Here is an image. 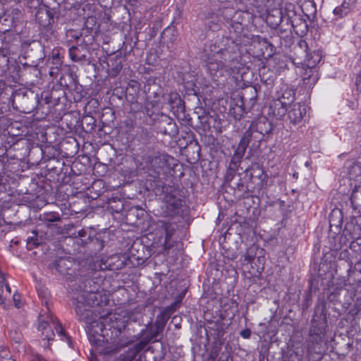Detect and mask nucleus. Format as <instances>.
<instances>
[{"label":"nucleus","instance_id":"nucleus-32","mask_svg":"<svg viewBox=\"0 0 361 361\" xmlns=\"http://www.w3.org/2000/svg\"><path fill=\"white\" fill-rule=\"evenodd\" d=\"M252 140L259 142L262 141V137H259L257 134H255L253 128L250 126V128L244 133L240 142H243L244 144L248 146Z\"/></svg>","mask_w":361,"mask_h":361},{"label":"nucleus","instance_id":"nucleus-42","mask_svg":"<svg viewBox=\"0 0 361 361\" xmlns=\"http://www.w3.org/2000/svg\"><path fill=\"white\" fill-rule=\"evenodd\" d=\"M313 68H307V69L305 70V73H304V75H303L304 82H305L307 84L310 83L312 80V83L315 82V81L317 80V77L312 78V77L313 75V73H314Z\"/></svg>","mask_w":361,"mask_h":361},{"label":"nucleus","instance_id":"nucleus-51","mask_svg":"<svg viewBox=\"0 0 361 361\" xmlns=\"http://www.w3.org/2000/svg\"><path fill=\"white\" fill-rule=\"evenodd\" d=\"M13 302L17 308H20L23 305V302L20 300V295L18 293H15L13 296Z\"/></svg>","mask_w":361,"mask_h":361},{"label":"nucleus","instance_id":"nucleus-62","mask_svg":"<svg viewBox=\"0 0 361 361\" xmlns=\"http://www.w3.org/2000/svg\"><path fill=\"white\" fill-rule=\"evenodd\" d=\"M143 112H144L145 114H146L147 116H149V117H151V118H152V116H153V115H152V114L151 113L150 109H149V107H147V106H146V107L145 108V109H144Z\"/></svg>","mask_w":361,"mask_h":361},{"label":"nucleus","instance_id":"nucleus-11","mask_svg":"<svg viewBox=\"0 0 361 361\" xmlns=\"http://www.w3.org/2000/svg\"><path fill=\"white\" fill-rule=\"evenodd\" d=\"M287 114L290 122L295 125L298 124L306 114L305 106L301 105L300 103L294 104L290 106Z\"/></svg>","mask_w":361,"mask_h":361},{"label":"nucleus","instance_id":"nucleus-24","mask_svg":"<svg viewBox=\"0 0 361 361\" xmlns=\"http://www.w3.org/2000/svg\"><path fill=\"white\" fill-rule=\"evenodd\" d=\"M350 202L355 210L361 214V184H355L350 196Z\"/></svg>","mask_w":361,"mask_h":361},{"label":"nucleus","instance_id":"nucleus-5","mask_svg":"<svg viewBox=\"0 0 361 361\" xmlns=\"http://www.w3.org/2000/svg\"><path fill=\"white\" fill-rule=\"evenodd\" d=\"M164 192V212L166 215L173 216L182 214L185 206L183 191L176 188L167 187Z\"/></svg>","mask_w":361,"mask_h":361},{"label":"nucleus","instance_id":"nucleus-30","mask_svg":"<svg viewBox=\"0 0 361 361\" xmlns=\"http://www.w3.org/2000/svg\"><path fill=\"white\" fill-rule=\"evenodd\" d=\"M171 105V109L176 108L177 111L183 112L185 111V104L178 94H171L168 100Z\"/></svg>","mask_w":361,"mask_h":361},{"label":"nucleus","instance_id":"nucleus-52","mask_svg":"<svg viewBox=\"0 0 361 361\" xmlns=\"http://www.w3.org/2000/svg\"><path fill=\"white\" fill-rule=\"evenodd\" d=\"M302 357V355H300L295 352H293L290 354L288 361H301Z\"/></svg>","mask_w":361,"mask_h":361},{"label":"nucleus","instance_id":"nucleus-28","mask_svg":"<svg viewBox=\"0 0 361 361\" xmlns=\"http://www.w3.org/2000/svg\"><path fill=\"white\" fill-rule=\"evenodd\" d=\"M283 19L281 16V13L279 10L273 11L272 13H269L267 17V23L272 28H276L277 26L280 25L281 23H283Z\"/></svg>","mask_w":361,"mask_h":361},{"label":"nucleus","instance_id":"nucleus-10","mask_svg":"<svg viewBox=\"0 0 361 361\" xmlns=\"http://www.w3.org/2000/svg\"><path fill=\"white\" fill-rule=\"evenodd\" d=\"M251 126L255 134L262 137V140L264 136L269 135L273 130L272 123L265 117L259 118L255 124L252 123Z\"/></svg>","mask_w":361,"mask_h":361},{"label":"nucleus","instance_id":"nucleus-47","mask_svg":"<svg viewBox=\"0 0 361 361\" xmlns=\"http://www.w3.org/2000/svg\"><path fill=\"white\" fill-rule=\"evenodd\" d=\"M0 357L3 359V361H8V360H13L11 357L9 350L6 348H0Z\"/></svg>","mask_w":361,"mask_h":361},{"label":"nucleus","instance_id":"nucleus-33","mask_svg":"<svg viewBox=\"0 0 361 361\" xmlns=\"http://www.w3.org/2000/svg\"><path fill=\"white\" fill-rule=\"evenodd\" d=\"M161 37L164 41L167 43L174 44L178 39V35L176 30L173 28L168 27L162 32Z\"/></svg>","mask_w":361,"mask_h":361},{"label":"nucleus","instance_id":"nucleus-60","mask_svg":"<svg viewBox=\"0 0 361 361\" xmlns=\"http://www.w3.org/2000/svg\"><path fill=\"white\" fill-rule=\"evenodd\" d=\"M357 247H359V245L357 244V243L355 240L351 242V243L350 245V248L351 250L356 251L357 250L356 249Z\"/></svg>","mask_w":361,"mask_h":361},{"label":"nucleus","instance_id":"nucleus-64","mask_svg":"<svg viewBox=\"0 0 361 361\" xmlns=\"http://www.w3.org/2000/svg\"><path fill=\"white\" fill-rule=\"evenodd\" d=\"M361 82V72L360 73L359 75L357 76L356 79V84Z\"/></svg>","mask_w":361,"mask_h":361},{"label":"nucleus","instance_id":"nucleus-49","mask_svg":"<svg viewBox=\"0 0 361 361\" xmlns=\"http://www.w3.org/2000/svg\"><path fill=\"white\" fill-rule=\"evenodd\" d=\"M51 326L49 323L48 321L45 320L42 316H39V324H38V330L40 331H43L46 330L47 328L51 327Z\"/></svg>","mask_w":361,"mask_h":361},{"label":"nucleus","instance_id":"nucleus-40","mask_svg":"<svg viewBox=\"0 0 361 361\" xmlns=\"http://www.w3.org/2000/svg\"><path fill=\"white\" fill-rule=\"evenodd\" d=\"M237 170V169L228 166L224 178L226 184L231 185V183H232Z\"/></svg>","mask_w":361,"mask_h":361},{"label":"nucleus","instance_id":"nucleus-53","mask_svg":"<svg viewBox=\"0 0 361 361\" xmlns=\"http://www.w3.org/2000/svg\"><path fill=\"white\" fill-rule=\"evenodd\" d=\"M185 87L188 89V92L189 94H197V91L195 89V87H196V85L195 84L192 82H188L185 83Z\"/></svg>","mask_w":361,"mask_h":361},{"label":"nucleus","instance_id":"nucleus-14","mask_svg":"<svg viewBox=\"0 0 361 361\" xmlns=\"http://www.w3.org/2000/svg\"><path fill=\"white\" fill-rule=\"evenodd\" d=\"M146 347V342H137L120 355L121 361H135L137 355Z\"/></svg>","mask_w":361,"mask_h":361},{"label":"nucleus","instance_id":"nucleus-57","mask_svg":"<svg viewBox=\"0 0 361 361\" xmlns=\"http://www.w3.org/2000/svg\"><path fill=\"white\" fill-rule=\"evenodd\" d=\"M132 87L133 89H134L135 87L136 88L135 90H138L139 88V84L137 82L135 81V80H131L129 83H128V87H127L126 89V92H128L129 90V88L130 87Z\"/></svg>","mask_w":361,"mask_h":361},{"label":"nucleus","instance_id":"nucleus-15","mask_svg":"<svg viewBox=\"0 0 361 361\" xmlns=\"http://www.w3.org/2000/svg\"><path fill=\"white\" fill-rule=\"evenodd\" d=\"M308 50L309 47L307 42L304 39L298 40L297 44L293 46L291 50L294 60L301 61L300 63H302L305 56H307Z\"/></svg>","mask_w":361,"mask_h":361},{"label":"nucleus","instance_id":"nucleus-23","mask_svg":"<svg viewBox=\"0 0 361 361\" xmlns=\"http://www.w3.org/2000/svg\"><path fill=\"white\" fill-rule=\"evenodd\" d=\"M163 228L165 231L166 236L164 241V247L166 250L170 249L173 246L171 238L176 231L177 225L173 223H164Z\"/></svg>","mask_w":361,"mask_h":361},{"label":"nucleus","instance_id":"nucleus-36","mask_svg":"<svg viewBox=\"0 0 361 361\" xmlns=\"http://www.w3.org/2000/svg\"><path fill=\"white\" fill-rule=\"evenodd\" d=\"M40 220L44 222L54 223L61 220V216L57 212H46L40 215Z\"/></svg>","mask_w":361,"mask_h":361},{"label":"nucleus","instance_id":"nucleus-7","mask_svg":"<svg viewBox=\"0 0 361 361\" xmlns=\"http://www.w3.org/2000/svg\"><path fill=\"white\" fill-rule=\"evenodd\" d=\"M57 14L55 8H50L44 5L38 8L35 13L36 21L40 26L47 28L49 27L54 22V18Z\"/></svg>","mask_w":361,"mask_h":361},{"label":"nucleus","instance_id":"nucleus-39","mask_svg":"<svg viewBox=\"0 0 361 361\" xmlns=\"http://www.w3.org/2000/svg\"><path fill=\"white\" fill-rule=\"evenodd\" d=\"M9 336L13 342L18 345H20L23 342V337L21 332L18 329L11 330Z\"/></svg>","mask_w":361,"mask_h":361},{"label":"nucleus","instance_id":"nucleus-29","mask_svg":"<svg viewBox=\"0 0 361 361\" xmlns=\"http://www.w3.org/2000/svg\"><path fill=\"white\" fill-rule=\"evenodd\" d=\"M278 30V34L281 38L291 39L292 35V26L290 23L286 21V23H281L280 25L276 28Z\"/></svg>","mask_w":361,"mask_h":361},{"label":"nucleus","instance_id":"nucleus-16","mask_svg":"<svg viewBox=\"0 0 361 361\" xmlns=\"http://www.w3.org/2000/svg\"><path fill=\"white\" fill-rule=\"evenodd\" d=\"M118 257L117 256H111L106 259H102L100 262H96L94 263V268L99 270H114L119 269L123 267V262H121L118 264H115L114 261Z\"/></svg>","mask_w":361,"mask_h":361},{"label":"nucleus","instance_id":"nucleus-25","mask_svg":"<svg viewBox=\"0 0 361 361\" xmlns=\"http://www.w3.org/2000/svg\"><path fill=\"white\" fill-rule=\"evenodd\" d=\"M257 98V89L255 86L247 87L242 93V100L243 102H249L250 106H253Z\"/></svg>","mask_w":361,"mask_h":361},{"label":"nucleus","instance_id":"nucleus-38","mask_svg":"<svg viewBox=\"0 0 361 361\" xmlns=\"http://www.w3.org/2000/svg\"><path fill=\"white\" fill-rule=\"evenodd\" d=\"M80 49L77 47H71L69 49V55L72 61L79 62L85 60V56L80 54Z\"/></svg>","mask_w":361,"mask_h":361},{"label":"nucleus","instance_id":"nucleus-56","mask_svg":"<svg viewBox=\"0 0 361 361\" xmlns=\"http://www.w3.org/2000/svg\"><path fill=\"white\" fill-rule=\"evenodd\" d=\"M240 336L244 338H249L251 336V331L249 329H245L240 331Z\"/></svg>","mask_w":361,"mask_h":361},{"label":"nucleus","instance_id":"nucleus-3","mask_svg":"<svg viewBox=\"0 0 361 361\" xmlns=\"http://www.w3.org/2000/svg\"><path fill=\"white\" fill-rule=\"evenodd\" d=\"M327 328L326 307L323 301L318 302L310 322L309 329V348L314 349V345L321 344L326 335Z\"/></svg>","mask_w":361,"mask_h":361},{"label":"nucleus","instance_id":"nucleus-17","mask_svg":"<svg viewBox=\"0 0 361 361\" xmlns=\"http://www.w3.org/2000/svg\"><path fill=\"white\" fill-rule=\"evenodd\" d=\"M348 174L350 180L361 183V163L355 161H348L345 164Z\"/></svg>","mask_w":361,"mask_h":361},{"label":"nucleus","instance_id":"nucleus-19","mask_svg":"<svg viewBox=\"0 0 361 361\" xmlns=\"http://www.w3.org/2000/svg\"><path fill=\"white\" fill-rule=\"evenodd\" d=\"M245 173L246 175L249 176V179L258 178L262 182L264 181L267 176L263 168L257 163L252 164L245 170Z\"/></svg>","mask_w":361,"mask_h":361},{"label":"nucleus","instance_id":"nucleus-59","mask_svg":"<svg viewBox=\"0 0 361 361\" xmlns=\"http://www.w3.org/2000/svg\"><path fill=\"white\" fill-rule=\"evenodd\" d=\"M122 68H123V66H122L121 63L120 62L115 66V68H113V70L117 74L121 71Z\"/></svg>","mask_w":361,"mask_h":361},{"label":"nucleus","instance_id":"nucleus-43","mask_svg":"<svg viewBox=\"0 0 361 361\" xmlns=\"http://www.w3.org/2000/svg\"><path fill=\"white\" fill-rule=\"evenodd\" d=\"M229 186L239 192H245L247 190V187L245 185L241 179H239L238 182L234 183L233 185L231 183V185Z\"/></svg>","mask_w":361,"mask_h":361},{"label":"nucleus","instance_id":"nucleus-63","mask_svg":"<svg viewBox=\"0 0 361 361\" xmlns=\"http://www.w3.org/2000/svg\"><path fill=\"white\" fill-rule=\"evenodd\" d=\"M4 221H3L1 219H0V237L2 236L4 233V231L3 229H1V227L4 226Z\"/></svg>","mask_w":361,"mask_h":361},{"label":"nucleus","instance_id":"nucleus-48","mask_svg":"<svg viewBox=\"0 0 361 361\" xmlns=\"http://www.w3.org/2000/svg\"><path fill=\"white\" fill-rule=\"evenodd\" d=\"M312 301V295L307 293L305 297L304 301L302 304V309L303 311L307 310L311 305Z\"/></svg>","mask_w":361,"mask_h":361},{"label":"nucleus","instance_id":"nucleus-9","mask_svg":"<svg viewBox=\"0 0 361 361\" xmlns=\"http://www.w3.org/2000/svg\"><path fill=\"white\" fill-rule=\"evenodd\" d=\"M87 234V231L84 229L78 231L80 238L78 240V244L83 246L87 245L89 248L94 247L96 251H100L104 247V241L96 237L92 238L90 235L85 238Z\"/></svg>","mask_w":361,"mask_h":361},{"label":"nucleus","instance_id":"nucleus-1","mask_svg":"<svg viewBox=\"0 0 361 361\" xmlns=\"http://www.w3.org/2000/svg\"><path fill=\"white\" fill-rule=\"evenodd\" d=\"M229 35L223 37L221 44H205L200 59L207 72L214 80L235 73L240 68V44L238 38L244 30V22H227Z\"/></svg>","mask_w":361,"mask_h":361},{"label":"nucleus","instance_id":"nucleus-50","mask_svg":"<svg viewBox=\"0 0 361 361\" xmlns=\"http://www.w3.org/2000/svg\"><path fill=\"white\" fill-rule=\"evenodd\" d=\"M242 159H243L242 157H240L236 154H233V156L230 161L229 166H231L233 168L238 169L241 163Z\"/></svg>","mask_w":361,"mask_h":361},{"label":"nucleus","instance_id":"nucleus-44","mask_svg":"<svg viewBox=\"0 0 361 361\" xmlns=\"http://www.w3.org/2000/svg\"><path fill=\"white\" fill-rule=\"evenodd\" d=\"M37 233L36 231H32V235L27 237V247L28 250L34 249V242H35V238H37Z\"/></svg>","mask_w":361,"mask_h":361},{"label":"nucleus","instance_id":"nucleus-41","mask_svg":"<svg viewBox=\"0 0 361 361\" xmlns=\"http://www.w3.org/2000/svg\"><path fill=\"white\" fill-rule=\"evenodd\" d=\"M256 247L252 246L249 247L244 255V261L247 263H251L254 261L256 255Z\"/></svg>","mask_w":361,"mask_h":361},{"label":"nucleus","instance_id":"nucleus-31","mask_svg":"<svg viewBox=\"0 0 361 361\" xmlns=\"http://www.w3.org/2000/svg\"><path fill=\"white\" fill-rule=\"evenodd\" d=\"M96 119L89 115L84 116L82 118L81 126L85 132L87 133H91L95 128Z\"/></svg>","mask_w":361,"mask_h":361},{"label":"nucleus","instance_id":"nucleus-22","mask_svg":"<svg viewBox=\"0 0 361 361\" xmlns=\"http://www.w3.org/2000/svg\"><path fill=\"white\" fill-rule=\"evenodd\" d=\"M322 59V53L320 50H315L312 52L307 51L303 62L307 68H315Z\"/></svg>","mask_w":361,"mask_h":361},{"label":"nucleus","instance_id":"nucleus-27","mask_svg":"<svg viewBox=\"0 0 361 361\" xmlns=\"http://www.w3.org/2000/svg\"><path fill=\"white\" fill-rule=\"evenodd\" d=\"M277 99H282V101H286L288 105L291 103L295 99V91L289 88L287 85H283L280 92H278Z\"/></svg>","mask_w":361,"mask_h":361},{"label":"nucleus","instance_id":"nucleus-12","mask_svg":"<svg viewBox=\"0 0 361 361\" xmlns=\"http://www.w3.org/2000/svg\"><path fill=\"white\" fill-rule=\"evenodd\" d=\"M158 128L161 133L171 136L177 133L176 123L170 117L163 114L161 115Z\"/></svg>","mask_w":361,"mask_h":361},{"label":"nucleus","instance_id":"nucleus-55","mask_svg":"<svg viewBox=\"0 0 361 361\" xmlns=\"http://www.w3.org/2000/svg\"><path fill=\"white\" fill-rule=\"evenodd\" d=\"M44 240L45 238L42 235H39V233H37V238H35V242H34V248L43 244L44 243Z\"/></svg>","mask_w":361,"mask_h":361},{"label":"nucleus","instance_id":"nucleus-6","mask_svg":"<svg viewBox=\"0 0 361 361\" xmlns=\"http://www.w3.org/2000/svg\"><path fill=\"white\" fill-rule=\"evenodd\" d=\"M36 97L32 93L27 94V92H16L13 94V104H18L16 109L23 113H30L35 108Z\"/></svg>","mask_w":361,"mask_h":361},{"label":"nucleus","instance_id":"nucleus-20","mask_svg":"<svg viewBox=\"0 0 361 361\" xmlns=\"http://www.w3.org/2000/svg\"><path fill=\"white\" fill-rule=\"evenodd\" d=\"M288 102L286 101H282V99H276L274 102L273 104L270 106L272 109L274 116L281 119L283 118L288 111Z\"/></svg>","mask_w":361,"mask_h":361},{"label":"nucleus","instance_id":"nucleus-61","mask_svg":"<svg viewBox=\"0 0 361 361\" xmlns=\"http://www.w3.org/2000/svg\"><path fill=\"white\" fill-rule=\"evenodd\" d=\"M34 361H47V360H45L42 355L37 354L35 356Z\"/></svg>","mask_w":361,"mask_h":361},{"label":"nucleus","instance_id":"nucleus-13","mask_svg":"<svg viewBox=\"0 0 361 361\" xmlns=\"http://www.w3.org/2000/svg\"><path fill=\"white\" fill-rule=\"evenodd\" d=\"M166 321L163 322H157L153 326H151L147 330V334L144 337V338L140 342H146V346L150 342L158 341L157 338L159 334L163 331L164 327L165 326Z\"/></svg>","mask_w":361,"mask_h":361},{"label":"nucleus","instance_id":"nucleus-2","mask_svg":"<svg viewBox=\"0 0 361 361\" xmlns=\"http://www.w3.org/2000/svg\"><path fill=\"white\" fill-rule=\"evenodd\" d=\"M92 282L90 279L75 281L69 285V294L78 320L88 324L89 329L96 327L102 332V325L93 317L91 310L92 307L99 305L101 302V294L91 287Z\"/></svg>","mask_w":361,"mask_h":361},{"label":"nucleus","instance_id":"nucleus-37","mask_svg":"<svg viewBox=\"0 0 361 361\" xmlns=\"http://www.w3.org/2000/svg\"><path fill=\"white\" fill-rule=\"evenodd\" d=\"M219 19L216 15L212 13L211 16H208L205 19V25L212 30H216L219 29Z\"/></svg>","mask_w":361,"mask_h":361},{"label":"nucleus","instance_id":"nucleus-35","mask_svg":"<svg viewBox=\"0 0 361 361\" xmlns=\"http://www.w3.org/2000/svg\"><path fill=\"white\" fill-rule=\"evenodd\" d=\"M71 264V262L69 259L61 257L53 264V267L57 271L63 274L69 269L68 265Z\"/></svg>","mask_w":361,"mask_h":361},{"label":"nucleus","instance_id":"nucleus-18","mask_svg":"<svg viewBox=\"0 0 361 361\" xmlns=\"http://www.w3.org/2000/svg\"><path fill=\"white\" fill-rule=\"evenodd\" d=\"M292 29L299 36H304L308 32V25L306 20L300 15L298 18H294V20L290 23Z\"/></svg>","mask_w":361,"mask_h":361},{"label":"nucleus","instance_id":"nucleus-21","mask_svg":"<svg viewBox=\"0 0 361 361\" xmlns=\"http://www.w3.org/2000/svg\"><path fill=\"white\" fill-rule=\"evenodd\" d=\"M280 13H281V16L283 19V21H287L291 23L294 18H298L300 14H298L295 10V4L292 3H287L285 4L284 7L279 10Z\"/></svg>","mask_w":361,"mask_h":361},{"label":"nucleus","instance_id":"nucleus-34","mask_svg":"<svg viewBox=\"0 0 361 361\" xmlns=\"http://www.w3.org/2000/svg\"><path fill=\"white\" fill-rule=\"evenodd\" d=\"M108 207L116 213L121 212L123 209V203L121 200L116 197L109 198L107 202Z\"/></svg>","mask_w":361,"mask_h":361},{"label":"nucleus","instance_id":"nucleus-46","mask_svg":"<svg viewBox=\"0 0 361 361\" xmlns=\"http://www.w3.org/2000/svg\"><path fill=\"white\" fill-rule=\"evenodd\" d=\"M247 145L244 144L243 142H240L237 149H235L234 154H236L240 157H243L245 155V151L247 149Z\"/></svg>","mask_w":361,"mask_h":361},{"label":"nucleus","instance_id":"nucleus-54","mask_svg":"<svg viewBox=\"0 0 361 361\" xmlns=\"http://www.w3.org/2000/svg\"><path fill=\"white\" fill-rule=\"evenodd\" d=\"M355 271L361 273V262H357L355 263L353 268L352 266H350V269H348V275H350L351 273H354Z\"/></svg>","mask_w":361,"mask_h":361},{"label":"nucleus","instance_id":"nucleus-58","mask_svg":"<svg viewBox=\"0 0 361 361\" xmlns=\"http://www.w3.org/2000/svg\"><path fill=\"white\" fill-rule=\"evenodd\" d=\"M52 61L54 64L56 66L61 65L62 61L61 60V58L59 57V54H56L55 56H53Z\"/></svg>","mask_w":361,"mask_h":361},{"label":"nucleus","instance_id":"nucleus-8","mask_svg":"<svg viewBox=\"0 0 361 361\" xmlns=\"http://www.w3.org/2000/svg\"><path fill=\"white\" fill-rule=\"evenodd\" d=\"M52 322V326L47 328L46 330L42 331V337L43 340H47L48 342L54 340V332L53 331V328L55 329L56 334L61 337V340L66 341L69 345L71 346V338L70 336L65 332L62 326L58 322H55L50 319Z\"/></svg>","mask_w":361,"mask_h":361},{"label":"nucleus","instance_id":"nucleus-26","mask_svg":"<svg viewBox=\"0 0 361 361\" xmlns=\"http://www.w3.org/2000/svg\"><path fill=\"white\" fill-rule=\"evenodd\" d=\"M357 0H343V4L340 6H337L334 10V13L341 18L347 15L351 8L355 4Z\"/></svg>","mask_w":361,"mask_h":361},{"label":"nucleus","instance_id":"nucleus-4","mask_svg":"<svg viewBox=\"0 0 361 361\" xmlns=\"http://www.w3.org/2000/svg\"><path fill=\"white\" fill-rule=\"evenodd\" d=\"M176 159L167 154H158L146 158L147 169L154 178L166 175L176 165Z\"/></svg>","mask_w":361,"mask_h":361},{"label":"nucleus","instance_id":"nucleus-45","mask_svg":"<svg viewBox=\"0 0 361 361\" xmlns=\"http://www.w3.org/2000/svg\"><path fill=\"white\" fill-rule=\"evenodd\" d=\"M230 22H244L245 23V13L242 11H235L233 17L230 19Z\"/></svg>","mask_w":361,"mask_h":361}]
</instances>
